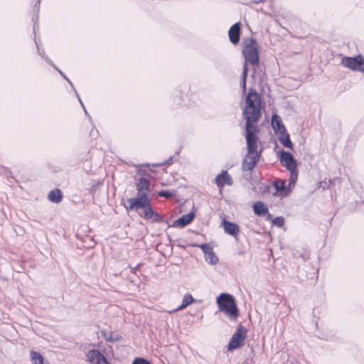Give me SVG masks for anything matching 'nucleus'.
<instances>
[{
	"instance_id": "nucleus-20",
	"label": "nucleus",
	"mask_w": 364,
	"mask_h": 364,
	"mask_svg": "<svg viewBox=\"0 0 364 364\" xmlns=\"http://www.w3.org/2000/svg\"><path fill=\"white\" fill-rule=\"evenodd\" d=\"M30 355L31 362L33 364H43L44 358L39 353L32 350Z\"/></svg>"
},
{
	"instance_id": "nucleus-24",
	"label": "nucleus",
	"mask_w": 364,
	"mask_h": 364,
	"mask_svg": "<svg viewBox=\"0 0 364 364\" xmlns=\"http://www.w3.org/2000/svg\"><path fill=\"white\" fill-rule=\"evenodd\" d=\"M158 196L166 198H171L174 196V193L168 191H161L158 193Z\"/></svg>"
},
{
	"instance_id": "nucleus-12",
	"label": "nucleus",
	"mask_w": 364,
	"mask_h": 364,
	"mask_svg": "<svg viewBox=\"0 0 364 364\" xmlns=\"http://www.w3.org/2000/svg\"><path fill=\"white\" fill-rule=\"evenodd\" d=\"M195 214L193 213H188V214L183 215L178 219L175 220L172 226L179 228H183L189 224L194 218Z\"/></svg>"
},
{
	"instance_id": "nucleus-6",
	"label": "nucleus",
	"mask_w": 364,
	"mask_h": 364,
	"mask_svg": "<svg viewBox=\"0 0 364 364\" xmlns=\"http://www.w3.org/2000/svg\"><path fill=\"white\" fill-rule=\"evenodd\" d=\"M127 203L129 205V206H125L127 210L141 208L145 209L146 207L150 204L148 196L143 195H138L137 197L129 198Z\"/></svg>"
},
{
	"instance_id": "nucleus-9",
	"label": "nucleus",
	"mask_w": 364,
	"mask_h": 364,
	"mask_svg": "<svg viewBox=\"0 0 364 364\" xmlns=\"http://www.w3.org/2000/svg\"><path fill=\"white\" fill-rule=\"evenodd\" d=\"M136 187L138 195L149 196L150 193L149 179L144 177H141L136 181Z\"/></svg>"
},
{
	"instance_id": "nucleus-25",
	"label": "nucleus",
	"mask_w": 364,
	"mask_h": 364,
	"mask_svg": "<svg viewBox=\"0 0 364 364\" xmlns=\"http://www.w3.org/2000/svg\"><path fill=\"white\" fill-rule=\"evenodd\" d=\"M272 223L276 226L282 228L284 224V220L282 217H277L273 220Z\"/></svg>"
},
{
	"instance_id": "nucleus-29",
	"label": "nucleus",
	"mask_w": 364,
	"mask_h": 364,
	"mask_svg": "<svg viewBox=\"0 0 364 364\" xmlns=\"http://www.w3.org/2000/svg\"><path fill=\"white\" fill-rule=\"evenodd\" d=\"M76 95H77V97H78V99H79V101H80V102L81 103V105H82V107H83V109H84V110H85V113L86 114H87V111H86V109H85V107H84V105H83V104H82V102L81 100L80 99V97H79V96H78V95H77V92H76Z\"/></svg>"
},
{
	"instance_id": "nucleus-27",
	"label": "nucleus",
	"mask_w": 364,
	"mask_h": 364,
	"mask_svg": "<svg viewBox=\"0 0 364 364\" xmlns=\"http://www.w3.org/2000/svg\"><path fill=\"white\" fill-rule=\"evenodd\" d=\"M133 364H151V363L149 361H147L146 360H145L144 358H136L134 360Z\"/></svg>"
},
{
	"instance_id": "nucleus-18",
	"label": "nucleus",
	"mask_w": 364,
	"mask_h": 364,
	"mask_svg": "<svg viewBox=\"0 0 364 364\" xmlns=\"http://www.w3.org/2000/svg\"><path fill=\"white\" fill-rule=\"evenodd\" d=\"M254 213L257 215H262L268 213V208L261 201H257L253 205Z\"/></svg>"
},
{
	"instance_id": "nucleus-5",
	"label": "nucleus",
	"mask_w": 364,
	"mask_h": 364,
	"mask_svg": "<svg viewBox=\"0 0 364 364\" xmlns=\"http://www.w3.org/2000/svg\"><path fill=\"white\" fill-rule=\"evenodd\" d=\"M342 65L355 71H364V58L361 55L354 58L345 57L342 60Z\"/></svg>"
},
{
	"instance_id": "nucleus-7",
	"label": "nucleus",
	"mask_w": 364,
	"mask_h": 364,
	"mask_svg": "<svg viewBox=\"0 0 364 364\" xmlns=\"http://www.w3.org/2000/svg\"><path fill=\"white\" fill-rule=\"evenodd\" d=\"M87 360L92 364H110L98 350H90L86 354Z\"/></svg>"
},
{
	"instance_id": "nucleus-10",
	"label": "nucleus",
	"mask_w": 364,
	"mask_h": 364,
	"mask_svg": "<svg viewBox=\"0 0 364 364\" xmlns=\"http://www.w3.org/2000/svg\"><path fill=\"white\" fill-rule=\"evenodd\" d=\"M215 183L219 188H223L225 185H232V179L227 171H223L215 178Z\"/></svg>"
},
{
	"instance_id": "nucleus-28",
	"label": "nucleus",
	"mask_w": 364,
	"mask_h": 364,
	"mask_svg": "<svg viewBox=\"0 0 364 364\" xmlns=\"http://www.w3.org/2000/svg\"><path fill=\"white\" fill-rule=\"evenodd\" d=\"M58 70L59 71V73H60V75H62L65 79H66V80L69 82V83L73 86V85H72L71 82H70V81L67 78V77H66V76H65V75H64V74H63L60 70Z\"/></svg>"
},
{
	"instance_id": "nucleus-26",
	"label": "nucleus",
	"mask_w": 364,
	"mask_h": 364,
	"mask_svg": "<svg viewBox=\"0 0 364 364\" xmlns=\"http://www.w3.org/2000/svg\"><path fill=\"white\" fill-rule=\"evenodd\" d=\"M297 179V173L296 170L290 171L289 185H294Z\"/></svg>"
},
{
	"instance_id": "nucleus-1",
	"label": "nucleus",
	"mask_w": 364,
	"mask_h": 364,
	"mask_svg": "<svg viewBox=\"0 0 364 364\" xmlns=\"http://www.w3.org/2000/svg\"><path fill=\"white\" fill-rule=\"evenodd\" d=\"M242 115L246 120L245 137L248 151L244 157L242 168L248 171L255 167L260 156V151H257V136L255 134L257 130L253 124L261 117V100L259 95L253 90H250L246 96Z\"/></svg>"
},
{
	"instance_id": "nucleus-16",
	"label": "nucleus",
	"mask_w": 364,
	"mask_h": 364,
	"mask_svg": "<svg viewBox=\"0 0 364 364\" xmlns=\"http://www.w3.org/2000/svg\"><path fill=\"white\" fill-rule=\"evenodd\" d=\"M194 301H195V299H193L192 295L191 294L187 293V294H186L184 295V296L183 298V301H182L181 305L179 306L177 309L170 311L169 313L171 314V313L176 312L178 311H181L182 309H184L188 306H189L191 304H193Z\"/></svg>"
},
{
	"instance_id": "nucleus-8",
	"label": "nucleus",
	"mask_w": 364,
	"mask_h": 364,
	"mask_svg": "<svg viewBox=\"0 0 364 364\" xmlns=\"http://www.w3.org/2000/svg\"><path fill=\"white\" fill-rule=\"evenodd\" d=\"M280 161L289 171L296 169V162L292 154L289 152L281 151Z\"/></svg>"
},
{
	"instance_id": "nucleus-11",
	"label": "nucleus",
	"mask_w": 364,
	"mask_h": 364,
	"mask_svg": "<svg viewBox=\"0 0 364 364\" xmlns=\"http://www.w3.org/2000/svg\"><path fill=\"white\" fill-rule=\"evenodd\" d=\"M230 41L233 44H237L240 38V23H236L233 24L228 31Z\"/></svg>"
},
{
	"instance_id": "nucleus-30",
	"label": "nucleus",
	"mask_w": 364,
	"mask_h": 364,
	"mask_svg": "<svg viewBox=\"0 0 364 364\" xmlns=\"http://www.w3.org/2000/svg\"><path fill=\"white\" fill-rule=\"evenodd\" d=\"M106 339H107V341H114V340H115L116 338H113V337H112V336H111L110 338H106Z\"/></svg>"
},
{
	"instance_id": "nucleus-4",
	"label": "nucleus",
	"mask_w": 364,
	"mask_h": 364,
	"mask_svg": "<svg viewBox=\"0 0 364 364\" xmlns=\"http://www.w3.org/2000/svg\"><path fill=\"white\" fill-rule=\"evenodd\" d=\"M246 338V330L241 326H238L232 335L228 345V350H233L241 347Z\"/></svg>"
},
{
	"instance_id": "nucleus-23",
	"label": "nucleus",
	"mask_w": 364,
	"mask_h": 364,
	"mask_svg": "<svg viewBox=\"0 0 364 364\" xmlns=\"http://www.w3.org/2000/svg\"><path fill=\"white\" fill-rule=\"evenodd\" d=\"M198 247L201 249L205 255L213 250V247L208 243L198 245Z\"/></svg>"
},
{
	"instance_id": "nucleus-14",
	"label": "nucleus",
	"mask_w": 364,
	"mask_h": 364,
	"mask_svg": "<svg viewBox=\"0 0 364 364\" xmlns=\"http://www.w3.org/2000/svg\"><path fill=\"white\" fill-rule=\"evenodd\" d=\"M144 213V217L146 220H151L152 222H161L162 220V218L153 210L150 204L146 207Z\"/></svg>"
},
{
	"instance_id": "nucleus-22",
	"label": "nucleus",
	"mask_w": 364,
	"mask_h": 364,
	"mask_svg": "<svg viewBox=\"0 0 364 364\" xmlns=\"http://www.w3.org/2000/svg\"><path fill=\"white\" fill-rule=\"evenodd\" d=\"M274 186L277 191H281L285 188V182L282 180H277L274 181Z\"/></svg>"
},
{
	"instance_id": "nucleus-19",
	"label": "nucleus",
	"mask_w": 364,
	"mask_h": 364,
	"mask_svg": "<svg viewBox=\"0 0 364 364\" xmlns=\"http://www.w3.org/2000/svg\"><path fill=\"white\" fill-rule=\"evenodd\" d=\"M279 141L284 146L289 149L293 148V144L291 141L289 134L287 133V131L281 133V135L279 136Z\"/></svg>"
},
{
	"instance_id": "nucleus-13",
	"label": "nucleus",
	"mask_w": 364,
	"mask_h": 364,
	"mask_svg": "<svg viewBox=\"0 0 364 364\" xmlns=\"http://www.w3.org/2000/svg\"><path fill=\"white\" fill-rule=\"evenodd\" d=\"M223 225L224 231L230 235L236 237L240 232V228L236 223L224 220L223 221Z\"/></svg>"
},
{
	"instance_id": "nucleus-21",
	"label": "nucleus",
	"mask_w": 364,
	"mask_h": 364,
	"mask_svg": "<svg viewBox=\"0 0 364 364\" xmlns=\"http://www.w3.org/2000/svg\"><path fill=\"white\" fill-rule=\"evenodd\" d=\"M205 261L211 264H215L218 262V257L213 252V250L210 251L207 255H205Z\"/></svg>"
},
{
	"instance_id": "nucleus-3",
	"label": "nucleus",
	"mask_w": 364,
	"mask_h": 364,
	"mask_svg": "<svg viewBox=\"0 0 364 364\" xmlns=\"http://www.w3.org/2000/svg\"><path fill=\"white\" fill-rule=\"evenodd\" d=\"M217 304L220 311L225 312L231 318L235 319L239 311L233 296L228 293H222L217 297Z\"/></svg>"
},
{
	"instance_id": "nucleus-15",
	"label": "nucleus",
	"mask_w": 364,
	"mask_h": 364,
	"mask_svg": "<svg viewBox=\"0 0 364 364\" xmlns=\"http://www.w3.org/2000/svg\"><path fill=\"white\" fill-rule=\"evenodd\" d=\"M272 125L276 132L280 133L286 132L285 127L282 124L280 117L277 114H273L272 117Z\"/></svg>"
},
{
	"instance_id": "nucleus-17",
	"label": "nucleus",
	"mask_w": 364,
	"mask_h": 364,
	"mask_svg": "<svg viewBox=\"0 0 364 364\" xmlns=\"http://www.w3.org/2000/svg\"><path fill=\"white\" fill-rule=\"evenodd\" d=\"M48 198L53 203H58L63 199V193L60 189L53 190L49 192Z\"/></svg>"
},
{
	"instance_id": "nucleus-2",
	"label": "nucleus",
	"mask_w": 364,
	"mask_h": 364,
	"mask_svg": "<svg viewBox=\"0 0 364 364\" xmlns=\"http://www.w3.org/2000/svg\"><path fill=\"white\" fill-rule=\"evenodd\" d=\"M242 54L245 58V63L242 75V87L245 92L246 91V80L248 73L247 63L252 65H256L259 61L257 43L255 39H247L245 41V48Z\"/></svg>"
}]
</instances>
